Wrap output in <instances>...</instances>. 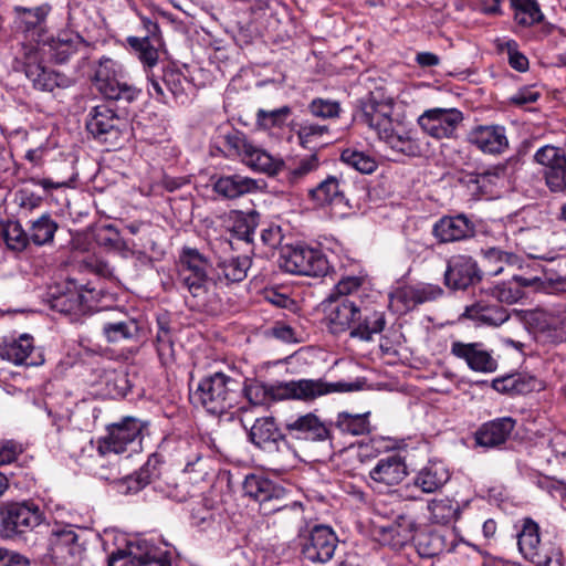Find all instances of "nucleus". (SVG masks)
<instances>
[{
	"instance_id": "nucleus-35",
	"label": "nucleus",
	"mask_w": 566,
	"mask_h": 566,
	"mask_svg": "<svg viewBox=\"0 0 566 566\" xmlns=\"http://www.w3.org/2000/svg\"><path fill=\"white\" fill-rule=\"evenodd\" d=\"M506 175V166L497 165L480 174L467 176L465 185L475 196L493 195L494 187Z\"/></svg>"
},
{
	"instance_id": "nucleus-50",
	"label": "nucleus",
	"mask_w": 566,
	"mask_h": 566,
	"mask_svg": "<svg viewBox=\"0 0 566 566\" xmlns=\"http://www.w3.org/2000/svg\"><path fill=\"white\" fill-rule=\"evenodd\" d=\"M443 294V290L437 285H427L421 289H405L397 292V297L407 306H415L426 302L434 301Z\"/></svg>"
},
{
	"instance_id": "nucleus-40",
	"label": "nucleus",
	"mask_w": 566,
	"mask_h": 566,
	"mask_svg": "<svg viewBox=\"0 0 566 566\" xmlns=\"http://www.w3.org/2000/svg\"><path fill=\"white\" fill-rule=\"evenodd\" d=\"M243 492L260 505L265 500L275 497L279 486L262 475L249 474L243 481Z\"/></svg>"
},
{
	"instance_id": "nucleus-16",
	"label": "nucleus",
	"mask_w": 566,
	"mask_h": 566,
	"mask_svg": "<svg viewBox=\"0 0 566 566\" xmlns=\"http://www.w3.org/2000/svg\"><path fill=\"white\" fill-rule=\"evenodd\" d=\"M338 538L331 526L315 525L302 546L305 559L326 563L334 556Z\"/></svg>"
},
{
	"instance_id": "nucleus-42",
	"label": "nucleus",
	"mask_w": 566,
	"mask_h": 566,
	"mask_svg": "<svg viewBox=\"0 0 566 566\" xmlns=\"http://www.w3.org/2000/svg\"><path fill=\"white\" fill-rule=\"evenodd\" d=\"M430 520L436 524H449L460 516L459 503L450 497L433 499L428 503Z\"/></svg>"
},
{
	"instance_id": "nucleus-23",
	"label": "nucleus",
	"mask_w": 566,
	"mask_h": 566,
	"mask_svg": "<svg viewBox=\"0 0 566 566\" xmlns=\"http://www.w3.org/2000/svg\"><path fill=\"white\" fill-rule=\"evenodd\" d=\"M103 335L109 343L122 340H138L143 326L137 318L130 317L119 310L113 311V316L103 324Z\"/></svg>"
},
{
	"instance_id": "nucleus-11",
	"label": "nucleus",
	"mask_w": 566,
	"mask_h": 566,
	"mask_svg": "<svg viewBox=\"0 0 566 566\" xmlns=\"http://www.w3.org/2000/svg\"><path fill=\"white\" fill-rule=\"evenodd\" d=\"M355 120L375 130L379 139L392 128V103L378 101L373 94L358 101Z\"/></svg>"
},
{
	"instance_id": "nucleus-6",
	"label": "nucleus",
	"mask_w": 566,
	"mask_h": 566,
	"mask_svg": "<svg viewBox=\"0 0 566 566\" xmlns=\"http://www.w3.org/2000/svg\"><path fill=\"white\" fill-rule=\"evenodd\" d=\"M92 80L105 99L124 107L137 101L142 94L140 88L125 81L122 66L108 57L99 60Z\"/></svg>"
},
{
	"instance_id": "nucleus-15",
	"label": "nucleus",
	"mask_w": 566,
	"mask_h": 566,
	"mask_svg": "<svg viewBox=\"0 0 566 566\" xmlns=\"http://www.w3.org/2000/svg\"><path fill=\"white\" fill-rule=\"evenodd\" d=\"M463 120V114L457 108H431L418 118L424 133L437 138H451Z\"/></svg>"
},
{
	"instance_id": "nucleus-3",
	"label": "nucleus",
	"mask_w": 566,
	"mask_h": 566,
	"mask_svg": "<svg viewBox=\"0 0 566 566\" xmlns=\"http://www.w3.org/2000/svg\"><path fill=\"white\" fill-rule=\"evenodd\" d=\"M94 245L120 251L126 248L125 241L113 224L91 226L86 230L76 231L73 234V250H76L73 262L76 263L78 271L106 276L111 273L108 264L99 259L94 251L86 253L93 250Z\"/></svg>"
},
{
	"instance_id": "nucleus-38",
	"label": "nucleus",
	"mask_w": 566,
	"mask_h": 566,
	"mask_svg": "<svg viewBox=\"0 0 566 566\" xmlns=\"http://www.w3.org/2000/svg\"><path fill=\"white\" fill-rule=\"evenodd\" d=\"M242 163L252 170L263 172L269 176L279 174L284 167V161L281 158H275L268 151L253 145L249 148L248 154L244 155Z\"/></svg>"
},
{
	"instance_id": "nucleus-47",
	"label": "nucleus",
	"mask_w": 566,
	"mask_h": 566,
	"mask_svg": "<svg viewBox=\"0 0 566 566\" xmlns=\"http://www.w3.org/2000/svg\"><path fill=\"white\" fill-rule=\"evenodd\" d=\"M0 237L7 248L14 252L23 251L29 242V234L25 233L21 224L17 221H9L0 226Z\"/></svg>"
},
{
	"instance_id": "nucleus-21",
	"label": "nucleus",
	"mask_w": 566,
	"mask_h": 566,
	"mask_svg": "<svg viewBox=\"0 0 566 566\" xmlns=\"http://www.w3.org/2000/svg\"><path fill=\"white\" fill-rule=\"evenodd\" d=\"M432 234L440 243L462 241L475 235V224L463 213L444 216L433 224Z\"/></svg>"
},
{
	"instance_id": "nucleus-7",
	"label": "nucleus",
	"mask_w": 566,
	"mask_h": 566,
	"mask_svg": "<svg viewBox=\"0 0 566 566\" xmlns=\"http://www.w3.org/2000/svg\"><path fill=\"white\" fill-rule=\"evenodd\" d=\"M43 521L42 511L33 502L23 501L8 504L1 513L0 536L7 541H20Z\"/></svg>"
},
{
	"instance_id": "nucleus-27",
	"label": "nucleus",
	"mask_w": 566,
	"mask_h": 566,
	"mask_svg": "<svg viewBox=\"0 0 566 566\" xmlns=\"http://www.w3.org/2000/svg\"><path fill=\"white\" fill-rule=\"evenodd\" d=\"M407 475V465L403 458L398 454H389L378 460L369 471L370 479L385 486L399 484Z\"/></svg>"
},
{
	"instance_id": "nucleus-57",
	"label": "nucleus",
	"mask_w": 566,
	"mask_h": 566,
	"mask_svg": "<svg viewBox=\"0 0 566 566\" xmlns=\"http://www.w3.org/2000/svg\"><path fill=\"white\" fill-rule=\"evenodd\" d=\"M56 228V223L49 216H42L32 222L30 241L36 245L46 244L53 239Z\"/></svg>"
},
{
	"instance_id": "nucleus-1",
	"label": "nucleus",
	"mask_w": 566,
	"mask_h": 566,
	"mask_svg": "<svg viewBox=\"0 0 566 566\" xmlns=\"http://www.w3.org/2000/svg\"><path fill=\"white\" fill-rule=\"evenodd\" d=\"M345 384H328L321 379H300L291 381H276L273 384H264L256 379L247 380L241 386V392L250 403L261 406L269 401L297 399L314 400L317 397L334 391L344 390Z\"/></svg>"
},
{
	"instance_id": "nucleus-2",
	"label": "nucleus",
	"mask_w": 566,
	"mask_h": 566,
	"mask_svg": "<svg viewBox=\"0 0 566 566\" xmlns=\"http://www.w3.org/2000/svg\"><path fill=\"white\" fill-rule=\"evenodd\" d=\"M48 6L28 9L17 7L19 29L24 33V39L30 43H23L24 72L27 77L32 81L34 87L42 91H51L53 81L50 72L42 65L39 59L40 44L45 38L44 20L49 13Z\"/></svg>"
},
{
	"instance_id": "nucleus-62",
	"label": "nucleus",
	"mask_w": 566,
	"mask_h": 566,
	"mask_svg": "<svg viewBox=\"0 0 566 566\" xmlns=\"http://www.w3.org/2000/svg\"><path fill=\"white\" fill-rule=\"evenodd\" d=\"M319 166V160L316 154H312L298 161V164L290 169L287 172V180L291 184H296L308 174L315 171Z\"/></svg>"
},
{
	"instance_id": "nucleus-52",
	"label": "nucleus",
	"mask_w": 566,
	"mask_h": 566,
	"mask_svg": "<svg viewBox=\"0 0 566 566\" xmlns=\"http://www.w3.org/2000/svg\"><path fill=\"white\" fill-rule=\"evenodd\" d=\"M127 43L130 45V48L137 53V56L139 61L148 66L153 67L158 62V51L157 49L150 43L149 36H128Z\"/></svg>"
},
{
	"instance_id": "nucleus-51",
	"label": "nucleus",
	"mask_w": 566,
	"mask_h": 566,
	"mask_svg": "<svg viewBox=\"0 0 566 566\" xmlns=\"http://www.w3.org/2000/svg\"><path fill=\"white\" fill-rule=\"evenodd\" d=\"M151 478L150 461H148L137 472L122 479L118 490L125 494L137 493L151 482Z\"/></svg>"
},
{
	"instance_id": "nucleus-8",
	"label": "nucleus",
	"mask_w": 566,
	"mask_h": 566,
	"mask_svg": "<svg viewBox=\"0 0 566 566\" xmlns=\"http://www.w3.org/2000/svg\"><path fill=\"white\" fill-rule=\"evenodd\" d=\"M208 268V260L197 249L185 248L179 256L178 282L193 297H200L207 293L210 283Z\"/></svg>"
},
{
	"instance_id": "nucleus-43",
	"label": "nucleus",
	"mask_w": 566,
	"mask_h": 566,
	"mask_svg": "<svg viewBox=\"0 0 566 566\" xmlns=\"http://www.w3.org/2000/svg\"><path fill=\"white\" fill-rule=\"evenodd\" d=\"M71 279L67 276L61 282H55L49 286L46 293V303L50 308L60 314L69 315L71 313Z\"/></svg>"
},
{
	"instance_id": "nucleus-61",
	"label": "nucleus",
	"mask_w": 566,
	"mask_h": 566,
	"mask_svg": "<svg viewBox=\"0 0 566 566\" xmlns=\"http://www.w3.org/2000/svg\"><path fill=\"white\" fill-rule=\"evenodd\" d=\"M328 133V126L312 123H304L297 130L300 144L308 149H313L318 144V139Z\"/></svg>"
},
{
	"instance_id": "nucleus-10",
	"label": "nucleus",
	"mask_w": 566,
	"mask_h": 566,
	"mask_svg": "<svg viewBox=\"0 0 566 566\" xmlns=\"http://www.w3.org/2000/svg\"><path fill=\"white\" fill-rule=\"evenodd\" d=\"M85 127L98 142L116 146L126 127V122L113 109L105 105H98L90 112Z\"/></svg>"
},
{
	"instance_id": "nucleus-45",
	"label": "nucleus",
	"mask_w": 566,
	"mask_h": 566,
	"mask_svg": "<svg viewBox=\"0 0 566 566\" xmlns=\"http://www.w3.org/2000/svg\"><path fill=\"white\" fill-rule=\"evenodd\" d=\"M514 9V20L518 25L531 27L544 19L536 0H511Z\"/></svg>"
},
{
	"instance_id": "nucleus-60",
	"label": "nucleus",
	"mask_w": 566,
	"mask_h": 566,
	"mask_svg": "<svg viewBox=\"0 0 566 566\" xmlns=\"http://www.w3.org/2000/svg\"><path fill=\"white\" fill-rule=\"evenodd\" d=\"M308 112L316 118L333 119L339 117L342 107L337 101L318 97L308 104Z\"/></svg>"
},
{
	"instance_id": "nucleus-44",
	"label": "nucleus",
	"mask_w": 566,
	"mask_h": 566,
	"mask_svg": "<svg viewBox=\"0 0 566 566\" xmlns=\"http://www.w3.org/2000/svg\"><path fill=\"white\" fill-rule=\"evenodd\" d=\"M210 463L209 458H205L201 453H195L192 457L187 458L185 468L182 470V476L190 481L193 488L201 482H205L210 475Z\"/></svg>"
},
{
	"instance_id": "nucleus-5",
	"label": "nucleus",
	"mask_w": 566,
	"mask_h": 566,
	"mask_svg": "<svg viewBox=\"0 0 566 566\" xmlns=\"http://www.w3.org/2000/svg\"><path fill=\"white\" fill-rule=\"evenodd\" d=\"M241 397V382L224 373H214L201 379L191 398L211 415H223L235 407Z\"/></svg>"
},
{
	"instance_id": "nucleus-56",
	"label": "nucleus",
	"mask_w": 566,
	"mask_h": 566,
	"mask_svg": "<svg viewBox=\"0 0 566 566\" xmlns=\"http://www.w3.org/2000/svg\"><path fill=\"white\" fill-rule=\"evenodd\" d=\"M485 261L493 266L490 274L499 275L504 271V265H515L520 262L515 253L506 252L497 248H489L483 251Z\"/></svg>"
},
{
	"instance_id": "nucleus-31",
	"label": "nucleus",
	"mask_w": 566,
	"mask_h": 566,
	"mask_svg": "<svg viewBox=\"0 0 566 566\" xmlns=\"http://www.w3.org/2000/svg\"><path fill=\"white\" fill-rule=\"evenodd\" d=\"M449 468L441 461H429L413 478V485L423 493L440 491L450 480Z\"/></svg>"
},
{
	"instance_id": "nucleus-22",
	"label": "nucleus",
	"mask_w": 566,
	"mask_h": 566,
	"mask_svg": "<svg viewBox=\"0 0 566 566\" xmlns=\"http://www.w3.org/2000/svg\"><path fill=\"white\" fill-rule=\"evenodd\" d=\"M213 192L224 200H235L260 190L258 180L241 174L211 177Z\"/></svg>"
},
{
	"instance_id": "nucleus-63",
	"label": "nucleus",
	"mask_w": 566,
	"mask_h": 566,
	"mask_svg": "<svg viewBox=\"0 0 566 566\" xmlns=\"http://www.w3.org/2000/svg\"><path fill=\"white\" fill-rule=\"evenodd\" d=\"M190 520L191 525L199 531H207L216 524L214 513L203 505H198L192 509Z\"/></svg>"
},
{
	"instance_id": "nucleus-33",
	"label": "nucleus",
	"mask_w": 566,
	"mask_h": 566,
	"mask_svg": "<svg viewBox=\"0 0 566 566\" xmlns=\"http://www.w3.org/2000/svg\"><path fill=\"white\" fill-rule=\"evenodd\" d=\"M109 566H171L170 560L157 549L144 551L142 546L130 548L129 553H118L109 559Z\"/></svg>"
},
{
	"instance_id": "nucleus-26",
	"label": "nucleus",
	"mask_w": 566,
	"mask_h": 566,
	"mask_svg": "<svg viewBox=\"0 0 566 566\" xmlns=\"http://www.w3.org/2000/svg\"><path fill=\"white\" fill-rule=\"evenodd\" d=\"M461 317L472 321L476 326L499 327L507 322L511 315L504 306L480 300L465 306Z\"/></svg>"
},
{
	"instance_id": "nucleus-13",
	"label": "nucleus",
	"mask_w": 566,
	"mask_h": 566,
	"mask_svg": "<svg viewBox=\"0 0 566 566\" xmlns=\"http://www.w3.org/2000/svg\"><path fill=\"white\" fill-rule=\"evenodd\" d=\"M360 303V301L357 302L352 297L329 294L322 304L329 331L333 334L350 332L355 317H359Z\"/></svg>"
},
{
	"instance_id": "nucleus-12",
	"label": "nucleus",
	"mask_w": 566,
	"mask_h": 566,
	"mask_svg": "<svg viewBox=\"0 0 566 566\" xmlns=\"http://www.w3.org/2000/svg\"><path fill=\"white\" fill-rule=\"evenodd\" d=\"M148 94L156 101L168 104L169 96L166 91L170 93L172 99L176 103L185 104L188 101V94L186 92V85H188L187 77L181 71L167 66L163 70L160 78L155 77L154 74H148Z\"/></svg>"
},
{
	"instance_id": "nucleus-4",
	"label": "nucleus",
	"mask_w": 566,
	"mask_h": 566,
	"mask_svg": "<svg viewBox=\"0 0 566 566\" xmlns=\"http://www.w3.org/2000/svg\"><path fill=\"white\" fill-rule=\"evenodd\" d=\"M143 428V422L134 417H125L119 422L108 424L106 436L98 439L97 446H94L92 440L85 443L77 460L78 464L88 465L94 461L86 460L85 453L88 458H94L95 454L107 457L127 451L128 446L140 441Z\"/></svg>"
},
{
	"instance_id": "nucleus-59",
	"label": "nucleus",
	"mask_w": 566,
	"mask_h": 566,
	"mask_svg": "<svg viewBox=\"0 0 566 566\" xmlns=\"http://www.w3.org/2000/svg\"><path fill=\"white\" fill-rule=\"evenodd\" d=\"M490 294L500 303L515 304L524 297L525 293L520 290V285L516 282L507 281L494 285L490 289Z\"/></svg>"
},
{
	"instance_id": "nucleus-55",
	"label": "nucleus",
	"mask_w": 566,
	"mask_h": 566,
	"mask_svg": "<svg viewBox=\"0 0 566 566\" xmlns=\"http://www.w3.org/2000/svg\"><path fill=\"white\" fill-rule=\"evenodd\" d=\"M251 146L252 144L238 130H231L223 136V150L224 155L229 158L239 157L243 161V157L248 154Z\"/></svg>"
},
{
	"instance_id": "nucleus-32",
	"label": "nucleus",
	"mask_w": 566,
	"mask_h": 566,
	"mask_svg": "<svg viewBox=\"0 0 566 566\" xmlns=\"http://www.w3.org/2000/svg\"><path fill=\"white\" fill-rule=\"evenodd\" d=\"M49 555L56 566H66L71 557V525L55 521L49 536Z\"/></svg>"
},
{
	"instance_id": "nucleus-14",
	"label": "nucleus",
	"mask_w": 566,
	"mask_h": 566,
	"mask_svg": "<svg viewBox=\"0 0 566 566\" xmlns=\"http://www.w3.org/2000/svg\"><path fill=\"white\" fill-rule=\"evenodd\" d=\"M530 324L544 340L562 343L566 340V308H536L530 314Z\"/></svg>"
},
{
	"instance_id": "nucleus-37",
	"label": "nucleus",
	"mask_w": 566,
	"mask_h": 566,
	"mask_svg": "<svg viewBox=\"0 0 566 566\" xmlns=\"http://www.w3.org/2000/svg\"><path fill=\"white\" fill-rule=\"evenodd\" d=\"M539 381L530 375L511 374L492 381V387L501 394L526 395L538 389Z\"/></svg>"
},
{
	"instance_id": "nucleus-25",
	"label": "nucleus",
	"mask_w": 566,
	"mask_h": 566,
	"mask_svg": "<svg viewBox=\"0 0 566 566\" xmlns=\"http://www.w3.org/2000/svg\"><path fill=\"white\" fill-rule=\"evenodd\" d=\"M284 427L291 436L300 440L326 441L331 439L329 427L312 412L286 420Z\"/></svg>"
},
{
	"instance_id": "nucleus-17",
	"label": "nucleus",
	"mask_w": 566,
	"mask_h": 566,
	"mask_svg": "<svg viewBox=\"0 0 566 566\" xmlns=\"http://www.w3.org/2000/svg\"><path fill=\"white\" fill-rule=\"evenodd\" d=\"M482 272L473 258L463 254L451 256L447 262L444 284L451 290H465L480 282Z\"/></svg>"
},
{
	"instance_id": "nucleus-46",
	"label": "nucleus",
	"mask_w": 566,
	"mask_h": 566,
	"mask_svg": "<svg viewBox=\"0 0 566 566\" xmlns=\"http://www.w3.org/2000/svg\"><path fill=\"white\" fill-rule=\"evenodd\" d=\"M381 140H384L392 150L407 156H419L422 151L420 144L412 136L411 132L398 134L391 128L384 135Z\"/></svg>"
},
{
	"instance_id": "nucleus-41",
	"label": "nucleus",
	"mask_w": 566,
	"mask_h": 566,
	"mask_svg": "<svg viewBox=\"0 0 566 566\" xmlns=\"http://www.w3.org/2000/svg\"><path fill=\"white\" fill-rule=\"evenodd\" d=\"M370 412L349 413L346 411L337 415L335 427L342 432L350 436H365L371 432L369 421Z\"/></svg>"
},
{
	"instance_id": "nucleus-24",
	"label": "nucleus",
	"mask_w": 566,
	"mask_h": 566,
	"mask_svg": "<svg viewBox=\"0 0 566 566\" xmlns=\"http://www.w3.org/2000/svg\"><path fill=\"white\" fill-rule=\"evenodd\" d=\"M469 142L484 154L500 155L509 148L505 127L501 125H480L468 136Z\"/></svg>"
},
{
	"instance_id": "nucleus-49",
	"label": "nucleus",
	"mask_w": 566,
	"mask_h": 566,
	"mask_svg": "<svg viewBox=\"0 0 566 566\" xmlns=\"http://www.w3.org/2000/svg\"><path fill=\"white\" fill-rule=\"evenodd\" d=\"M164 495L176 502H186L192 497L198 489L190 484L182 475L178 481L159 482L156 486Z\"/></svg>"
},
{
	"instance_id": "nucleus-64",
	"label": "nucleus",
	"mask_w": 566,
	"mask_h": 566,
	"mask_svg": "<svg viewBox=\"0 0 566 566\" xmlns=\"http://www.w3.org/2000/svg\"><path fill=\"white\" fill-rule=\"evenodd\" d=\"M545 182L551 191H566V157L545 177Z\"/></svg>"
},
{
	"instance_id": "nucleus-20",
	"label": "nucleus",
	"mask_w": 566,
	"mask_h": 566,
	"mask_svg": "<svg viewBox=\"0 0 566 566\" xmlns=\"http://www.w3.org/2000/svg\"><path fill=\"white\" fill-rule=\"evenodd\" d=\"M450 353L454 357L464 360L473 371L491 374L497 369L496 359L483 348L481 343L455 340L451 344Z\"/></svg>"
},
{
	"instance_id": "nucleus-28",
	"label": "nucleus",
	"mask_w": 566,
	"mask_h": 566,
	"mask_svg": "<svg viewBox=\"0 0 566 566\" xmlns=\"http://www.w3.org/2000/svg\"><path fill=\"white\" fill-rule=\"evenodd\" d=\"M515 427V420L503 417L483 423L475 432V441L484 448H497L506 442Z\"/></svg>"
},
{
	"instance_id": "nucleus-19",
	"label": "nucleus",
	"mask_w": 566,
	"mask_h": 566,
	"mask_svg": "<svg viewBox=\"0 0 566 566\" xmlns=\"http://www.w3.org/2000/svg\"><path fill=\"white\" fill-rule=\"evenodd\" d=\"M249 439L254 446L269 452L290 451V443L273 417L258 418L250 428Z\"/></svg>"
},
{
	"instance_id": "nucleus-34",
	"label": "nucleus",
	"mask_w": 566,
	"mask_h": 566,
	"mask_svg": "<svg viewBox=\"0 0 566 566\" xmlns=\"http://www.w3.org/2000/svg\"><path fill=\"white\" fill-rule=\"evenodd\" d=\"M452 532H430L422 534L417 542L418 553L422 557H434L443 553L453 552L455 543Z\"/></svg>"
},
{
	"instance_id": "nucleus-36",
	"label": "nucleus",
	"mask_w": 566,
	"mask_h": 566,
	"mask_svg": "<svg viewBox=\"0 0 566 566\" xmlns=\"http://www.w3.org/2000/svg\"><path fill=\"white\" fill-rule=\"evenodd\" d=\"M33 349L32 338L23 334L18 338L3 340L0 344V356L15 365H35L34 360H30Z\"/></svg>"
},
{
	"instance_id": "nucleus-29",
	"label": "nucleus",
	"mask_w": 566,
	"mask_h": 566,
	"mask_svg": "<svg viewBox=\"0 0 566 566\" xmlns=\"http://www.w3.org/2000/svg\"><path fill=\"white\" fill-rule=\"evenodd\" d=\"M344 180L342 177L328 175L321 180L316 187L307 192L308 198L317 206L345 205L348 206L343 189Z\"/></svg>"
},
{
	"instance_id": "nucleus-53",
	"label": "nucleus",
	"mask_w": 566,
	"mask_h": 566,
	"mask_svg": "<svg viewBox=\"0 0 566 566\" xmlns=\"http://www.w3.org/2000/svg\"><path fill=\"white\" fill-rule=\"evenodd\" d=\"M565 157V151L553 145H545L538 148L534 154L535 163L544 167V178L549 175L551 171L554 170V168L559 165Z\"/></svg>"
},
{
	"instance_id": "nucleus-58",
	"label": "nucleus",
	"mask_w": 566,
	"mask_h": 566,
	"mask_svg": "<svg viewBox=\"0 0 566 566\" xmlns=\"http://www.w3.org/2000/svg\"><path fill=\"white\" fill-rule=\"evenodd\" d=\"M291 113V107L287 105H283L275 109L260 108L256 112V123L265 129L281 127L286 123Z\"/></svg>"
},
{
	"instance_id": "nucleus-18",
	"label": "nucleus",
	"mask_w": 566,
	"mask_h": 566,
	"mask_svg": "<svg viewBox=\"0 0 566 566\" xmlns=\"http://www.w3.org/2000/svg\"><path fill=\"white\" fill-rule=\"evenodd\" d=\"M517 545L525 559L536 566H548L552 555L541 543L539 526L530 517L522 520V528L517 533Z\"/></svg>"
},
{
	"instance_id": "nucleus-9",
	"label": "nucleus",
	"mask_w": 566,
	"mask_h": 566,
	"mask_svg": "<svg viewBox=\"0 0 566 566\" xmlns=\"http://www.w3.org/2000/svg\"><path fill=\"white\" fill-rule=\"evenodd\" d=\"M281 266L289 273L306 276H324L329 271L326 255L321 250L304 245L289 248Z\"/></svg>"
},
{
	"instance_id": "nucleus-54",
	"label": "nucleus",
	"mask_w": 566,
	"mask_h": 566,
	"mask_svg": "<svg viewBox=\"0 0 566 566\" xmlns=\"http://www.w3.org/2000/svg\"><path fill=\"white\" fill-rule=\"evenodd\" d=\"M340 160L361 174H371L377 168V163L371 156L350 148L342 151Z\"/></svg>"
},
{
	"instance_id": "nucleus-39",
	"label": "nucleus",
	"mask_w": 566,
	"mask_h": 566,
	"mask_svg": "<svg viewBox=\"0 0 566 566\" xmlns=\"http://www.w3.org/2000/svg\"><path fill=\"white\" fill-rule=\"evenodd\" d=\"M251 266V259L247 255L221 259L217 263L218 279L226 283L241 282L247 277Z\"/></svg>"
},
{
	"instance_id": "nucleus-48",
	"label": "nucleus",
	"mask_w": 566,
	"mask_h": 566,
	"mask_svg": "<svg viewBox=\"0 0 566 566\" xmlns=\"http://www.w3.org/2000/svg\"><path fill=\"white\" fill-rule=\"evenodd\" d=\"M48 54L56 63H65L71 54V39L67 33L57 38H44L40 44L39 52Z\"/></svg>"
},
{
	"instance_id": "nucleus-30",
	"label": "nucleus",
	"mask_w": 566,
	"mask_h": 566,
	"mask_svg": "<svg viewBox=\"0 0 566 566\" xmlns=\"http://www.w3.org/2000/svg\"><path fill=\"white\" fill-rule=\"evenodd\" d=\"M386 326L385 313L359 304V317H355L354 326L349 332L352 338L370 342L374 335L379 334Z\"/></svg>"
}]
</instances>
